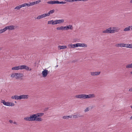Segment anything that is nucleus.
<instances>
[{
  "mask_svg": "<svg viewBox=\"0 0 132 132\" xmlns=\"http://www.w3.org/2000/svg\"><path fill=\"white\" fill-rule=\"evenodd\" d=\"M35 2V3L36 4H37L38 3H39L40 2H41V1L40 0H38V1H36V2Z\"/></svg>",
  "mask_w": 132,
  "mask_h": 132,
  "instance_id": "a19ab883",
  "label": "nucleus"
},
{
  "mask_svg": "<svg viewBox=\"0 0 132 132\" xmlns=\"http://www.w3.org/2000/svg\"><path fill=\"white\" fill-rule=\"evenodd\" d=\"M16 68H17V70H18L19 69L21 70V68H20V65H19L17 66H16Z\"/></svg>",
  "mask_w": 132,
  "mask_h": 132,
  "instance_id": "58836bf2",
  "label": "nucleus"
},
{
  "mask_svg": "<svg viewBox=\"0 0 132 132\" xmlns=\"http://www.w3.org/2000/svg\"><path fill=\"white\" fill-rule=\"evenodd\" d=\"M15 103H16V102L15 101Z\"/></svg>",
  "mask_w": 132,
  "mask_h": 132,
  "instance_id": "338daca9",
  "label": "nucleus"
},
{
  "mask_svg": "<svg viewBox=\"0 0 132 132\" xmlns=\"http://www.w3.org/2000/svg\"><path fill=\"white\" fill-rule=\"evenodd\" d=\"M29 70L30 71H31V69H29Z\"/></svg>",
  "mask_w": 132,
  "mask_h": 132,
  "instance_id": "bf43d9fd",
  "label": "nucleus"
},
{
  "mask_svg": "<svg viewBox=\"0 0 132 132\" xmlns=\"http://www.w3.org/2000/svg\"><path fill=\"white\" fill-rule=\"evenodd\" d=\"M73 2L78 1V0H72Z\"/></svg>",
  "mask_w": 132,
  "mask_h": 132,
  "instance_id": "5fc2aeb1",
  "label": "nucleus"
},
{
  "mask_svg": "<svg viewBox=\"0 0 132 132\" xmlns=\"http://www.w3.org/2000/svg\"><path fill=\"white\" fill-rule=\"evenodd\" d=\"M58 66V65H57V66H56V67H57Z\"/></svg>",
  "mask_w": 132,
  "mask_h": 132,
  "instance_id": "69168bd1",
  "label": "nucleus"
},
{
  "mask_svg": "<svg viewBox=\"0 0 132 132\" xmlns=\"http://www.w3.org/2000/svg\"><path fill=\"white\" fill-rule=\"evenodd\" d=\"M124 44V47H126L127 48H128V44Z\"/></svg>",
  "mask_w": 132,
  "mask_h": 132,
  "instance_id": "e433bc0d",
  "label": "nucleus"
},
{
  "mask_svg": "<svg viewBox=\"0 0 132 132\" xmlns=\"http://www.w3.org/2000/svg\"><path fill=\"white\" fill-rule=\"evenodd\" d=\"M42 18V16L41 15L38 16L37 18V19H39Z\"/></svg>",
  "mask_w": 132,
  "mask_h": 132,
  "instance_id": "c9c22d12",
  "label": "nucleus"
},
{
  "mask_svg": "<svg viewBox=\"0 0 132 132\" xmlns=\"http://www.w3.org/2000/svg\"><path fill=\"white\" fill-rule=\"evenodd\" d=\"M30 121H35L36 118L37 117L36 114H34L31 115L30 117Z\"/></svg>",
  "mask_w": 132,
  "mask_h": 132,
  "instance_id": "423d86ee",
  "label": "nucleus"
},
{
  "mask_svg": "<svg viewBox=\"0 0 132 132\" xmlns=\"http://www.w3.org/2000/svg\"><path fill=\"white\" fill-rule=\"evenodd\" d=\"M24 69L27 70H29V68L27 66L25 65Z\"/></svg>",
  "mask_w": 132,
  "mask_h": 132,
  "instance_id": "2f4dec72",
  "label": "nucleus"
},
{
  "mask_svg": "<svg viewBox=\"0 0 132 132\" xmlns=\"http://www.w3.org/2000/svg\"><path fill=\"white\" fill-rule=\"evenodd\" d=\"M130 73H131V74H132V71H131V72H130Z\"/></svg>",
  "mask_w": 132,
  "mask_h": 132,
  "instance_id": "e2e57ef3",
  "label": "nucleus"
},
{
  "mask_svg": "<svg viewBox=\"0 0 132 132\" xmlns=\"http://www.w3.org/2000/svg\"><path fill=\"white\" fill-rule=\"evenodd\" d=\"M54 4H59V1H54Z\"/></svg>",
  "mask_w": 132,
  "mask_h": 132,
  "instance_id": "37998d69",
  "label": "nucleus"
},
{
  "mask_svg": "<svg viewBox=\"0 0 132 132\" xmlns=\"http://www.w3.org/2000/svg\"><path fill=\"white\" fill-rule=\"evenodd\" d=\"M100 72H93L90 73L91 75L93 76L98 75H100Z\"/></svg>",
  "mask_w": 132,
  "mask_h": 132,
  "instance_id": "1a4fd4ad",
  "label": "nucleus"
},
{
  "mask_svg": "<svg viewBox=\"0 0 132 132\" xmlns=\"http://www.w3.org/2000/svg\"><path fill=\"white\" fill-rule=\"evenodd\" d=\"M65 1L66 2H73L72 0H65Z\"/></svg>",
  "mask_w": 132,
  "mask_h": 132,
  "instance_id": "09e8293b",
  "label": "nucleus"
},
{
  "mask_svg": "<svg viewBox=\"0 0 132 132\" xmlns=\"http://www.w3.org/2000/svg\"><path fill=\"white\" fill-rule=\"evenodd\" d=\"M130 2L131 3H132V0H131V1H130Z\"/></svg>",
  "mask_w": 132,
  "mask_h": 132,
  "instance_id": "13d9d810",
  "label": "nucleus"
},
{
  "mask_svg": "<svg viewBox=\"0 0 132 132\" xmlns=\"http://www.w3.org/2000/svg\"><path fill=\"white\" fill-rule=\"evenodd\" d=\"M16 68H16V67H13L12 68V70H17Z\"/></svg>",
  "mask_w": 132,
  "mask_h": 132,
  "instance_id": "4c0bfd02",
  "label": "nucleus"
},
{
  "mask_svg": "<svg viewBox=\"0 0 132 132\" xmlns=\"http://www.w3.org/2000/svg\"><path fill=\"white\" fill-rule=\"evenodd\" d=\"M67 30L68 29L72 30L73 28L72 26L71 25H69L68 26H66Z\"/></svg>",
  "mask_w": 132,
  "mask_h": 132,
  "instance_id": "2eb2a0df",
  "label": "nucleus"
},
{
  "mask_svg": "<svg viewBox=\"0 0 132 132\" xmlns=\"http://www.w3.org/2000/svg\"><path fill=\"white\" fill-rule=\"evenodd\" d=\"M31 5H33L35 4H36L35 2L30 3Z\"/></svg>",
  "mask_w": 132,
  "mask_h": 132,
  "instance_id": "a18cd8bd",
  "label": "nucleus"
},
{
  "mask_svg": "<svg viewBox=\"0 0 132 132\" xmlns=\"http://www.w3.org/2000/svg\"><path fill=\"white\" fill-rule=\"evenodd\" d=\"M73 118H77L83 117V116L79 114H76L74 115L73 116Z\"/></svg>",
  "mask_w": 132,
  "mask_h": 132,
  "instance_id": "f8f14e48",
  "label": "nucleus"
},
{
  "mask_svg": "<svg viewBox=\"0 0 132 132\" xmlns=\"http://www.w3.org/2000/svg\"><path fill=\"white\" fill-rule=\"evenodd\" d=\"M64 20L63 19H60L56 20V22L57 23V24L60 23L64 22Z\"/></svg>",
  "mask_w": 132,
  "mask_h": 132,
  "instance_id": "aec40b11",
  "label": "nucleus"
},
{
  "mask_svg": "<svg viewBox=\"0 0 132 132\" xmlns=\"http://www.w3.org/2000/svg\"><path fill=\"white\" fill-rule=\"evenodd\" d=\"M13 123L14 124H16V125H17V123L15 122H13Z\"/></svg>",
  "mask_w": 132,
  "mask_h": 132,
  "instance_id": "864d4df0",
  "label": "nucleus"
},
{
  "mask_svg": "<svg viewBox=\"0 0 132 132\" xmlns=\"http://www.w3.org/2000/svg\"><path fill=\"white\" fill-rule=\"evenodd\" d=\"M57 30H63L62 29V26L61 27H58L56 28Z\"/></svg>",
  "mask_w": 132,
  "mask_h": 132,
  "instance_id": "c85d7f7f",
  "label": "nucleus"
},
{
  "mask_svg": "<svg viewBox=\"0 0 132 132\" xmlns=\"http://www.w3.org/2000/svg\"><path fill=\"white\" fill-rule=\"evenodd\" d=\"M5 30L6 31L7 29L12 30L14 29V26H10L5 27Z\"/></svg>",
  "mask_w": 132,
  "mask_h": 132,
  "instance_id": "6e6552de",
  "label": "nucleus"
},
{
  "mask_svg": "<svg viewBox=\"0 0 132 132\" xmlns=\"http://www.w3.org/2000/svg\"><path fill=\"white\" fill-rule=\"evenodd\" d=\"M42 120V119L40 117H38L36 118V120H35V121H40Z\"/></svg>",
  "mask_w": 132,
  "mask_h": 132,
  "instance_id": "412c9836",
  "label": "nucleus"
},
{
  "mask_svg": "<svg viewBox=\"0 0 132 132\" xmlns=\"http://www.w3.org/2000/svg\"><path fill=\"white\" fill-rule=\"evenodd\" d=\"M75 97L77 98L86 99L87 98V95L80 94L76 95Z\"/></svg>",
  "mask_w": 132,
  "mask_h": 132,
  "instance_id": "20e7f679",
  "label": "nucleus"
},
{
  "mask_svg": "<svg viewBox=\"0 0 132 132\" xmlns=\"http://www.w3.org/2000/svg\"><path fill=\"white\" fill-rule=\"evenodd\" d=\"M1 102L3 104L6 106H13L14 105V104L13 102H7L3 100H1Z\"/></svg>",
  "mask_w": 132,
  "mask_h": 132,
  "instance_id": "7ed1b4c3",
  "label": "nucleus"
},
{
  "mask_svg": "<svg viewBox=\"0 0 132 132\" xmlns=\"http://www.w3.org/2000/svg\"><path fill=\"white\" fill-rule=\"evenodd\" d=\"M30 117H26L24 118V119L26 121H30Z\"/></svg>",
  "mask_w": 132,
  "mask_h": 132,
  "instance_id": "b1692460",
  "label": "nucleus"
},
{
  "mask_svg": "<svg viewBox=\"0 0 132 132\" xmlns=\"http://www.w3.org/2000/svg\"><path fill=\"white\" fill-rule=\"evenodd\" d=\"M1 49L0 48V50H1Z\"/></svg>",
  "mask_w": 132,
  "mask_h": 132,
  "instance_id": "774afa93",
  "label": "nucleus"
},
{
  "mask_svg": "<svg viewBox=\"0 0 132 132\" xmlns=\"http://www.w3.org/2000/svg\"><path fill=\"white\" fill-rule=\"evenodd\" d=\"M53 22V20H51L50 21H48V24H53L52 22Z\"/></svg>",
  "mask_w": 132,
  "mask_h": 132,
  "instance_id": "c756f323",
  "label": "nucleus"
},
{
  "mask_svg": "<svg viewBox=\"0 0 132 132\" xmlns=\"http://www.w3.org/2000/svg\"><path fill=\"white\" fill-rule=\"evenodd\" d=\"M131 28V26H129L128 27H126L123 30L124 31H129L130 29Z\"/></svg>",
  "mask_w": 132,
  "mask_h": 132,
  "instance_id": "a211bd4d",
  "label": "nucleus"
},
{
  "mask_svg": "<svg viewBox=\"0 0 132 132\" xmlns=\"http://www.w3.org/2000/svg\"><path fill=\"white\" fill-rule=\"evenodd\" d=\"M26 6H27L28 7H29L30 6H31L30 3L29 4L26 3Z\"/></svg>",
  "mask_w": 132,
  "mask_h": 132,
  "instance_id": "79ce46f5",
  "label": "nucleus"
},
{
  "mask_svg": "<svg viewBox=\"0 0 132 132\" xmlns=\"http://www.w3.org/2000/svg\"><path fill=\"white\" fill-rule=\"evenodd\" d=\"M26 3L23 4H22L21 5V7L26 6Z\"/></svg>",
  "mask_w": 132,
  "mask_h": 132,
  "instance_id": "ea45409f",
  "label": "nucleus"
},
{
  "mask_svg": "<svg viewBox=\"0 0 132 132\" xmlns=\"http://www.w3.org/2000/svg\"><path fill=\"white\" fill-rule=\"evenodd\" d=\"M5 28L2 29L0 30V34L1 33L3 32H5Z\"/></svg>",
  "mask_w": 132,
  "mask_h": 132,
  "instance_id": "a878e982",
  "label": "nucleus"
},
{
  "mask_svg": "<svg viewBox=\"0 0 132 132\" xmlns=\"http://www.w3.org/2000/svg\"><path fill=\"white\" fill-rule=\"evenodd\" d=\"M37 117V118H38L39 117H40L42 116L44 114L43 113H38L36 114H35Z\"/></svg>",
  "mask_w": 132,
  "mask_h": 132,
  "instance_id": "f3484780",
  "label": "nucleus"
},
{
  "mask_svg": "<svg viewBox=\"0 0 132 132\" xmlns=\"http://www.w3.org/2000/svg\"><path fill=\"white\" fill-rule=\"evenodd\" d=\"M66 3V2H60L59 1V4H65Z\"/></svg>",
  "mask_w": 132,
  "mask_h": 132,
  "instance_id": "f704fd0d",
  "label": "nucleus"
},
{
  "mask_svg": "<svg viewBox=\"0 0 132 132\" xmlns=\"http://www.w3.org/2000/svg\"><path fill=\"white\" fill-rule=\"evenodd\" d=\"M44 14V15L45 16V17L46 16H49V13H45V14Z\"/></svg>",
  "mask_w": 132,
  "mask_h": 132,
  "instance_id": "49530a36",
  "label": "nucleus"
},
{
  "mask_svg": "<svg viewBox=\"0 0 132 132\" xmlns=\"http://www.w3.org/2000/svg\"><path fill=\"white\" fill-rule=\"evenodd\" d=\"M54 1H48L47 2V3L48 4H54Z\"/></svg>",
  "mask_w": 132,
  "mask_h": 132,
  "instance_id": "393cba45",
  "label": "nucleus"
},
{
  "mask_svg": "<svg viewBox=\"0 0 132 132\" xmlns=\"http://www.w3.org/2000/svg\"><path fill=\"white\" fill-rule=\"evenodd\" d=\"M95 97V95L94 94H90L87 95V98H93Z\"/></svg>",
  "mask_w": 132,
  "mask_h": 132,
  "instance_id": "4468645a",
  "label": "nucleus"
},
{
  "mask_svg": "<svg viewBox=\"0 0 132 132\" xmlns=\"http://www.w3.org/2000/svg\"><path fill=\"white\" fill-rule=\"evenodd\" d=\"M129 91L132 92V88L129 89Z\"/></svg>",
  "mask_w": 132,
  "mask_h": 132,
  "instance_id": "603ef678",
  "label": "nucleus"
},
{
  "mask_svg": "<svg viewBox=\"0 0 132 132\" xmlns=\"http://www.w3.org/2000/svg\"><path fill=\"white\" fill-rule=\"evenodd\" d=\"M53 23V24L54 25V24H57V22H56V20H55L54 21H53L52 22Z\"/></svg>",
  "mask_w": 132,
  "mask_h": 132,
  "instance_id": "473e14b6",
  "label": "nucleus"
},
{
  "mask_svg": "<svg viewBox=\"0 0 132 132\" xmlns=\"http://www.w3.org/2000/svg\"><path fill=\"white\" fill-rule=\"evenodd\" d=\"M131 109H132V106H131Z\"/></svg>",
  "mask_w": 132,
  "mask_h": 132,
  "instance_id": "0e129e2a",
  "label": "nucleus"
},
{
  "mask_svg": "<svg viewBox=\"0 0 132 132\" xmlns=\"http://www.w3.org/2000/svg\"><path fill=\"white\" fill-rule=\"evenodd\" d=\"M21 8V5H20L16 7H15L14 9L19 10Z\"/></svg>",
  "mask_w": 132,
  "mask_h": 132,
  "instance_id": "5701e85b",
  "label": "nucleus"
},
{
  "mask_svg": "<svg viewBox=\"0 0 132 132\" xmlns=\"http://www.w3.org/2000/svg\"><path fill=\"white\" fill-rule=\"evenodd\" d=\"M9 122L11 123H13V121L11 120H10L9 121Z\"/></svg>",
  "mask_w": 132,
  "mask_h": 132,
  "instance_id": "3c124183",
  "label": "nucleus"
},
{
  "mask_svg": "<svg viewBox=\"0 0 132 132\" xmlns=\"http://www.w3.org/2000/svg\"><path fill=\"white\" fill-rule=\"evenodd\" d=\"M62 29L63 30H67L66 26L64 27L62 26Z\"/></svg>",
  "mask_w": 132,
  "mask_h": 132,
  "instance_id": "de8ad7c7",
  "label": "nucleus"
},
{
  "mask_svg": "<svg viewBox=\"0 0 132 132\" xmlns=\"http://www.w3.org/2000/svg\"><path fill=\"white\" fill-rule=\"evenodd\" d=\"M89 107H87L86 108L85 110H84V111L85 112H86L89 111Z\"/></svg>",
  "mask_w": 132,
  "mask_h": 132,
  "instance_id": "7c9ffc66",
  "label": "nucleus"
},
{
  "mask_svg": "<svg viewBox=\"0 0 132 132\" xmlns=\"http://www.w3.org/2000/svg\"><path fill=\"white\" fill-rule=\"evenodd\" d=\"M87 47V45L86 44L84 43H77L75 44V47Z\"/></svg>",
  "mask_w": 132,
  "mask_h": 132,
  "instance_id": "39448f33",
  "label": "nucleus"
},
{
  "mask_svg": "<svg viewBox=\"0 0 132 132\" xmlns=\"http://www.w3.org/2000/svg\"><path fill=\"white\" fill-rule=\"evenodd\" d=\"M72 116V115L64 116L62 117V118L64 119H68L69 118H71Z\"/></svg>",
  "mask_w": 132,
  "mask_h": 132,
  "instance_id": "ddd939ff",
  "label": "nucleus"
},
{
  "mask_svg": "<svg viewBox=\"0 0 132 132\" xmlns=\"http://www.w3.org/2000/svg\"><path fill=\"white\" fill-rule=\"evenodd\" d=\"M58 47L59 49L61 50L66 48L67 47L66 46H58Z\"/></svg>",
  "mask_w": 132,
  "mask_h": 132,
  "instance_id": "6ab92c4d",
  "label": "nucleus"
},
{
  "mask_svg": "<svg viewBox=\"0 0 132 132\" xmlns=\"http://www.w3.org/2000/svg\"><path fill=\"white\" fill-rule=\"evenodd\" d=\"M81 1V0H78V1Z\"/></svg>",
  "mask_w": 132,
  "mask_h": 132,
  "instance_id": "052dcab7",
  "label": "nucleus"
},
{
  "mask_svg": "<svg viewBox=\"0 0 132 132\" xmlns=\"http://www.w3.org/2000/svg\"><path fill=\"white\" fill-rule=\"evenodd\" d=\"M131 26V30H132V26Z\"/></svg>",
  "mask_w": 132,
  "mask_h": 132,
  "instance_id": "680f3d73",
  "label": "nucleus"
},
{
  "mask_svg": "<svg viewBox=\"0 0 132 132\" xmlns=\"http://www.w3.org/2000/svg\"><path fill=\"white\" fill-rule=\"evenodd\" d=\"M41 16H42V18L45 17V16L44 14L41 15Z\"/></svg>",
  "mask_w": 132,
  "mask_h": 132,
  "instance_id": "8fccbe9b",
  "label": "nucleus"
},
{
  "mask_svg": "<svg viewBox=\"0 0 132 132\" xmlns=\"http://www.w3.org/2000/svg\"><path fill=\"white\" fill-rule=\"evenodd\" d=\"M48 74V70H44L42 72L43 76L44 77H46Z\"/></svg>",
  "mask_w": 132,
  "mask_h": 132,
  "instance_id": "0eeeda50",
  "label": "nucleus"
},
{
  "mask_svg": "<svg viewBox=\"0 0 132 132\" xmlns=\"http://www.w3.org/2000/svg\"><path fill=\"white\" fill-rule=\"evenodd\" d=\"M25 65H20L21 70L22 69H24Z\"/></svg>",
  "mask_w": 132,
  "mask_h": 132,
  "instance_id": "cd10ccee",
  "label": "nucleus"
},
{
  "mask_svg": "<svg viewBox=\"0 0 132 132\" xmlns=\"http://www.w3.org/2000/svg\"><path fill=\"white\" fill-rule=\"evenodd\" d=\"M20 100L22 99H27L29 97L28 95H20Z\"/></svg>",
  "mask_w": 132,
  "mask_h": 132,
  "instance_id": "9b49d317",
  "label": "nucleus"
},
{
  "mask_svg": "<svg viewBox=\"0 0 132 132\" xmlns=\"http://www.w3.org/2000/svg\"><path fill=\"white\" fill-rule=\"evenodd\" d=\"M54 12V10H50L48 13H49V15H50V14H52Z\"/></svg>",
  "mask_w": 132,
  "mask_h": 132,
  "instance_id": "bb28decb",
  "label": "nucleus"
},
{
  "mask_svg": "<svg viewBox=\"0 0 132 132\" xmlns=\"http://www.w3.org/2000/svg\"><path fill=\"white\" fill-rule=\"evenodd\" d=\"M23 76V74L20 73H14L11 75V77L12 78L15 77L17 79L22 77Z\"/></svg>",
  "mask_w": 132,
  "mask_h": 132,
  "instance_id": "f03ea898",
  "label": "nucleus"
},
{
  "mask_svg": "<svg viewBox=\"0 0 132 132\" xmlns=\"http://www.w3.org/2000/svg\"><path fill=\"white\" fill-rule=\"evenodd\" d=\"M130 119H132V116L130 117Z\"/></svg>",
  "mask_w": 132,
  "mask_h": 132,
  "instance_id": "4d7b16f0",
  "label": "nucleus"
},
{
  "mask_svg": "<svg viewBox=\"0 0 132 132\" xmlns=\"http://www.w3.org/2000/svg\"><path fill=\"white\" fill-rule=\"evenodd\" d=\"M119 31L118 28L117 27H110L106 30L103 31L102 32L105 33H113L117 32Z\"/></svg>",
  "mask_w": 132,
  "mask_h": 132,
  "instance_id": "f257e3e1",
  "label": "nucleus"
},
{
  "mask_svg": "<svg viewBox=\"0 0 132 132\" xmlns=\"http://www.w3.org/2000/svg\"><path fill=\"white\" fill-rule=\"evenodd\" d=\"M70 47L75 48V47H74L75 46V44H70Z\"/></svg>",
  "mask_w": 132,
  "mask_h": 132,
  "instance_id": "72a5a7b5",
  "label": "nucleus"
},
{
  "mask_svg": "<svg viewBox=\"0 0 132 132\" xmlns=\"http://www.w3.org/2000/svg\"><path fill=\"white\" fill-rule=\"evenodd\" d=\"M124 43H121L117 44L116 45V46L117 47H124Z\"/></svg>",
  "mask_w": 132,
  "mask_h": 132,
  "instance_id": "dca6fc26",
  "label": "nucleus"
},
{
  "mask_svg": "<svg viewBox=\"0 0 132 132\" xmlns=\"http://www.w3.org/2000/svg\"><path fill=\"white\" fill-rule=\"evenodd\" d=\"M11 98L13 99H15L17 100H20V96H19L17 95H15L14 96H12L11 97Z\"/></svg>",
  "mask_w": 132,
  "mask_h": 132,
  "instance_id": "9d476101",
  "label": "nucleus"
},
{
  "mask_svg": "<svg viewBox=\"0 0 132 132\" xmlns=\"http://www.w3.org/2000/svg\"><path fill=\"white\" fill-rule=\"evenodd\" d=\"M88 0H81V1H87Z\"/></svg>",
  "mask_w": 132,
  "mask_h": 132,
  "instance_id": "6e6d98bb",
  "label": "nucleus"
},
{
  "mask_svg": "<svg viewBox=\"0 0 132 132\" xmlns=\"http://www.w3.org/2000/svg\"><path fill=\"white\" fill-rule=\"evenodd\" d=\"M132 47V44H128V48H131Z\"/></svg>",
  "mask_w": 132,
  "mask_h": 132,
  "instance_id": "c03bdc74",
  "label": "nucleus"
},
{
  "mask_svg": "<svg viewBox=\"0 0 132 132\" xmlns=\"http://www.w3.org/2000/svg\"><path fill=\"white\" fill-rule=\"evenodd\" d=\"M132 68V63L130 64H128L126 66V68Z\"/></svg>",
  "mask_w": 132,
  "mask_h": 132,
  "instance_id": "4be33fe9",
  "label": "nucleus"
}]
</instances>
